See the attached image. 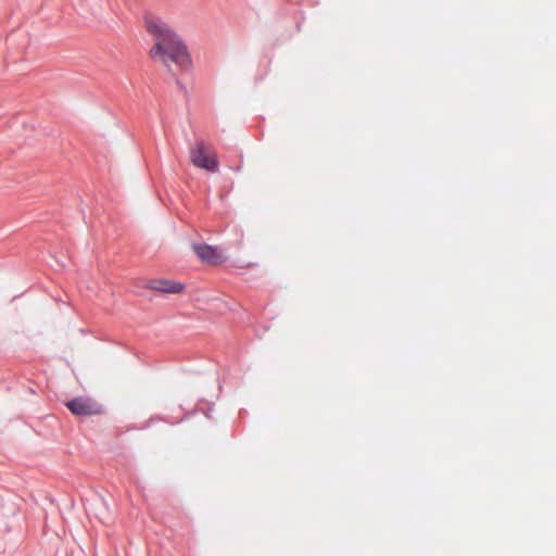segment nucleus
<instances>
[{"label":"nucleus","instance_id":"obj_5","mask_svg":"<svg viewBox=\"0 0 556 556\" xmlns=\"http://www.w3.org/2000/svg\"><path fill=\"white\" fill-rule=\"evenodd\" d=\"M147 287L151 290L160 291L163 293H172L177 294L184 291L185 285L175 281V280H168V279H153L150 280Z\"/></svg>","mask_w":556,"mask_h":556},{"label":"nucleus","instance_id":"obj_6","mask_svg":"<svg viewBox=\"0 0 556 556\" xmlns=\"http://www.w3.org/2000/svg\"><path fill=\"white\" fill-rule=\"evenodd\" d=\"M176 84H177V87L179 88V90L186 92L184 85L181 84V81L178 78L176 79Z\"/></svg>","mask_w":556,"mask_h":556},{"label":"nucleus","instance_id":"obj_2","mask_svg":"<svg viewBox=\"0 0 556 556\" xmlns=\"http://www.w3.org/2000/svg\"><path fill=\"white\" fill-rule=\"evenodd\" d=\"M190 157L192 164L198 168L206 169L213 173L217 172L218 169V161L216 157L206 153L204 143L202 141L198 142L195 147L191 149Z\"/></svg>","mask_w":556,"mask_h":556},{"label":"nucleus","instance_id":"obj_4","mask_svg":"<svg viewBox=\"0 0 556 556\" xmlns=\"http://www.w3.org/2000/svg\"><path fill=\"white\" fill-rule=\"evenodd\" d=\"M96 404L89 399L75 397L66 402V407L76 416H88L97 413Z\"/></svg>","mask_w":556,"mask_h":556},{"label":"nucleus","instance_id":"obj_3","mask_svg":"<svg viewBox=\"0 0 556 556\" xmlns=\"http://www.w3.org/2000/svg\"><path fill=\"white\" fill-rule=\"evenodd\" d=\"M192 250L202 262L211 265L220 264L225 260L216 247L206 243H193Z\"/></svg>","mask_w":556,"mask_h":556},{"label":"nucleus","instance_id":"obj_1","mask_svg":"<svg viewBox=\"0 0 556 556\" xmlns=\"http://www.w3.org/2000/svg\"><path fill=\"white\" fill-rule=\"evenodd\" d=\"M146 27L155 41L149 52L153 61L166 66L174 76L176 70L186 72L191 67L187 46L168 24L157 17H146Z\"/></svg>","mask_w":556,"mask_h":556}]
</instances>
